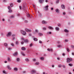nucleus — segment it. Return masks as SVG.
I'll use <instances>...</instances> for the list:
<instances>
[{
  "mask_svg": "<svg viewBox=\"0 0 74 74\" xmlns=\"http://www.w3.org/2000/svg\"><path fill=\"white\" fill-rule=\"evenodd\" d=\"M23 11H26V8L25 6H23Z\"/></svg>",
  "mask_w": 74,
  "mask_h": 74,
  "instance_id": "nucleus-9",
  "label": "nucleus"
},
{
  "mask_svg": "<svg viewBox=\"0 0 74 74\" xmlns=\"http://www.w3.org/2000/svg\"><path fill=\"white\" fill-rule=\"evenodd\" d=\"M48 28L49 29H51V30H53V27L51 26H49L48 27Z\"/></svg>",
  "mask_w": 74,
  "mask_h": 74,
  "instance_id": "nucleus-10",
  "label": "nucleus"
},
{
  "mask_svg": "<svg viewBox=\"0 0 74 74\" xmlns=\"http://www.w3.org/2000/svg\"><path fill=\"white\" fill-rule=\"evenodd\" d=\"M58 26H61V24L60 23H58Z\"/></svg>",
  "mask_w": 74,
  "mask_h": 74,
  "instance_id": "nucleus-29",
  "label": "nucleus"
},
{
  "mask_svg": "<svg viewBox=\"0 0 74 74\" xmlns=\"http://www.w3.org/2000/svg\"><path fill=\"white\" fill-rule=\"evenodd\" d=\"M38 34L39 36H42L43 35L42 33H38Z\"/></svg>",
  "mask_w": 74,
  "mask_h": 74,
  "instance_id": "nucleus-16",
  "label": "nucleus"
},
{
  "mask_svg": "<svg viewBox=\"0 0 74 74\" xmlns=\"http://www.w3.org/2000/svg\"><path fill=\"white\" fill-rule=\"evenodd\" d=\"M59 0H58L57 1L56 3H59Z\"/></svg>",
  "mask_w": 74,
  "mask_h": 74,
  "instance_id": "nucleus-47",
  "label": "nucleus"
},
{
  "mask_svg": "<svg viewBox=\"0 0 74 74\" xmlns=\"http://www.w3.org/2000/svg\"><path fill=\"white\" fill-rule=\"evenodd\" d=\"M74 46H71V48H74Z\"/></svg>",
  "mask_w": 74,
  "mask_h": 74,
  "instance_id": "nucleus-63",
  "label": "nucleus"
},
{
  "mask_svg": "<svg viewBox=\"0 0 74 74\" xmlns=\"http://www.w3.org/2000/svg\"><path fill=\"white\" fill-rule=\"evenodd\" d=\"M36 64L37 65L38 64H39V62H36Z\"/></svg>",
  "mask_w": 74,
  "mask_h": 74,
  "instance_id": "nucleus-51",
  "label": "nucleus"
},
{
  "mask_svg": "<svg viewBox=\"0 0 74 74\" xmlns=\"http://www.w3.org/2000/svg\"><path fill=\"white\" fill-rule=\"evenodd\" d=\"M43 30H47V28L46 27H44L43 28Z\"/></svg>",
  "mask_w": 74,
  "mask_h": 74,
  "instance_id": "nucleus-28",
  "label": "nucleus"
},
{
  "mask_svg": "<svg viewBox=\"0 0 74 74\" xmlns=\"http://www.w3.org/2000/svg\"><path fill=\"white\" fill-rule=\"evenodd\" d=\"M63 67L64 68H65L66 67V66H65V65H64L63 66Z\"/></svg>",
  "mask_w": 74,
  "mask_h": 74,
  "instance_id": "nucleus-54",
  "label": "nucleus"
},
{
  "mask_svg": "<svg viewBox=\"0 0 74 74\" xmlns=\"http://www.w3.org/2000/svg\"><path fill=\"white\" fill-rule=\"evenodd\" d=\"M58 67H62V65H59Z\"/></svg>",
  "mask_w": 74,
  "mask_h": 74,
  "instance_id": "nucleus-46",
  "label": "nucleus"
},
{
  "mask_svg": "<svg viewBox=\"0 0 74 74\" xmlns=\"http://www.w3.org/2000/svg\"><path fill=\"white\" fill-rule=\"evenodd\" d=\"M25 23H27V22H28V21L27 20H25Z\"/></svg>",
  "mask_w": 74,
  "mask_h": 74,
  "instance_id": "nucleus-48",
  "label": "nucleus"
},
{
  "mask_svg": "<svg viewBox=\"0 0 74 74\" xmlns=\"http://www.w3.org/2000/svg\"><path fill=\"white\" fill-rule=\"evenodd\" d=\"M47 23V22L44 20H43L42 21V24H44L45 25V24H46Z\"/></svg>",
  "mask_w": 74,
  "mask_h": 74,
  "instance_id": "nucleus-7",
  "label": "nucleus"
},
{
  "mask_svg": "<svg viewBox=\"0 0 74 74\" xmlns=\"http://www.w3.org/2000/svg\"><path fill=\"white\" fill-rule=\"evenodd\" d=\"M13 23L12 22H10V24H11V25H12V24Z\"/></svg>",
  "mask_w": 74,
  "mask_h": 74,
  "instance_id": "nucleus-61",
  "label": "nucleus"
},
{
  "mask_svg": "<svg viewBox=\"0 0 74 74\" xmlns=\"http://www.w3.org/2000/svg\"><path fill=\"white\" fill-rule=\"evenodd\" d=\"M21 40H23V41H24L25 40H24V39L23 38H21Z\"/></svg>",
  "mask_w": 74,
  "mask_h": 74,
  "instance_id": "nucleus-52",
  "label": "nucleus"
},
{
  "mask_svg": "<svg viewBox=\"0 0 74 74\" xmlns=\"http://www.w3.org/2000/svg\"><path fill=\"white\" fill-rule=\"evenodd\" d=\"M35 33H38V30L37 29H36L35 30Z\"/></svg>",
  "mask_w": 74,
  "mask_h": 74,
  "instance_id": "nucleus-22",
  "label": "nucleus"
},
{
  "mask_svg": "<svg viewBox=\"0 0 74 74\" xmlns=\"http://www.w3.org/2000/svg\"><path fill=\"white\" fill-rule=\"evenodd\" d=\"M19 8L20 10H22V6H19Z\"/></svg>",
  "mask_w": 74,
  "mask_h": 74,
  "instance_id": "nucleus-27",
  "label": "nucleus"
},
{
  "mask_svg": "<svg viewBox=\"0 0 74 74\" xmlns=\"http://www.w3.org/2000/svg\"><path fill=\"white\" fill-rule=\"evenodd\" d=\"M21 49L22 50H25V48L24 47H23L21 48Z\"/></svg>",
  "mask_w": 74,
  "mask_h": 74,
  "instance_id": "nucleus-23",
  "label": "nucleus"
},
{
  "mask_svg": "<svg viewBox=\"0 0 74 74\" xmlns=\"http://www.w3.org/2000/svg\"><path fill=\"white\" fill-rule=\"evenodd\" d=\"M48 5H47L46 7L44 8V9L45 10H48Z\"/></svg>",
  "mask_w": 74,
  "mask_h": 74,
  "instance_id": "nucleus-6",
  "label": "nucleus"
},
{
  "mask_svg": "<svg viewBox=\"0 0 74 74\" xmlns=\"http://www.w3.org/2000/svg\"><path fill=\"white\" fill-rule=\"evenodd\" d=\"M65 42H68V41H69V40H65Z\"/></svg>",
  "mask_w": 74,
  "mask_h": 74,
  "instance_id": "nucleus-44",
  "label": "nucleus"
},
{
  "mask_svg": "<svg viewBox=\"0 0 74 74\" xmlns=\"http://www.w3.org/2000/svg\"><path fill=\"white\" fill-rule=\"evenodd\" d=\"M2 21H3V22H4V21H5V20L4 19H3Z\"/></svg>",
  "mask_w": 74,
  "mask_h": 74,
  "instance_id": "nucleus-59",
  "label": "nucleus"
},
{
  "mask_svg": "<svg viewBox=\"0 0 74 74\" xmlns=\"http://www.w3.org/2000/svg\"><path fill=\"white\" fill-rule=\"evenodd\" d=\"M11 32H8V34L7 35V37L10 36H11Z\"/></svg>",
  "mask_w": 74,
  "mask_h": 74,
  "instance_id": "nucleus-8",
  "label": "nucleus"
},
{
  "mask_svg": "<svg viewBox=\"0 0 74 74\" xmlns=\"http://www.w3.org/2000/svg\"><path fill=\"white\" fill-rule=\"evenodd\" d=\"M69 66H73V64H69Z\"/></svg>",
  "mask_w": 74,
  "mask_h": 74,
  "instance_id": "nucleus-26",
  "label": "nucleus"
},
{
  "mask_svg": "<svg viewBox=\"0 0 74 74\" xmlns=\"http://www.w3.org/2000/svg\"><path fill=\"white\" fill-rule=\"evenodd\" d=\"M8 50H11V47H9L8 48Z\"/></svg>",
  "mask_w": 74,
  "mask_h": 74,
  "instance_id": "nucleus-41",
  "label": "nucleus"
},
{
  "mask_svg": "<svg viewBox=\"0 0 74 74\" xmlns=\"http://www.w3.org/2000/svg\"><path fill=\"white\" fill-rule=\"evenodd\" d=\"M7 68L8 69H9V70H11V67H10V65H8Z\"/></svg>",
  "mask_w": 74,
  "mask_h": 74,
  "instance_id": "nucleus-12",
  "label": "nucleus"
},
{
  "mask_svg": "<svg viewBox=\"0 0 74 74\" xmlns=\"http://www.w3.org/2000/svg\"><path fill=\"white\" fill-rule=\"evenodd\" d=\"M18 43H19V42H18V41H16V45H18Z\"/></svg>",
  "mask_w": 74,
  "mask_h": 74,
  "instance_id": "nucleus-30",
  "label": "nucleus"
},
{
  "mask_svg": "<svg viewBox=\"0 0 74 74\" xmlns=\"http://www.w3.org/2000/svg\"><path fill=\"white\" fill-rule=\"evenodd\" d=\"M15 39V38H13L12 39L13 40H14Z\"/></svg>",
  "mask_w": 74,
  "mask_h": 74,
  "instance_id": "nucleus-53",
  "label": "nucleus"
},
{
  "mask_svg": "<svg viewBox=\"0 0 74 74\" xmlns=\"http://www.w3.org/2000/svg\"><path fill=\"white\" fill-rule=\"evenodd\" d=\"M47 50H48V51H50V50L49 49H48Z\"/></svg>",
  "mask_w": 74,
  "mask_h": 74,
  "instance_id": "nucleus-58",
  "label": "nucleus"
},
{
  "mask_svg": "<svg viewBox=\"0 0 74 74\" xmlns=\"http://www.w3.org/2000/svg\"><path fill=\"white\" fill-rule=\"evenodd\" d=\"M21 33L22 34H23V35H26V32L23 30H21Z\"/></svg>",
  "mask_w": 74,
  "mask_h": 74,
  "instance_id": "nucleus-3",
  "label": "nucleus"
},
{
  "mask_svg": "<svg viewBox=\"0 0 74 74\" xmlns=\"http://www.w3.org/2000/svg\"><path fill=\"white\" fill-rule=\"evenodd\" d=\"M56 11L57 13H59V10H58V9H56Z\"/></svg>",
  "mask_w": 74,
  "mask_h": 74,
  "instance_id": "nucleus-18",
  "label": "nucleus"
},
{
  "mask_svg": "<svg viewBox=\"0 0 74 74\" xmlns=\"http://www.w3.org/2000/svg\"><path fill=\"white\" fill-rule=\"evenodd\" d=\"M32 46H33V44L31 43L30 45V47H32Z\"/></svg>",
  "mask_w": 74,
  "mask_h": 74,
  "instance_id": "nucleus-35",
  "label": "nucleus"
},
{
  "mask_svg": "<svg viewBox=\"0 0 74 74\" xmlns=\"http://www.w3.org/2000/svg\"><path fill=\"white\" fill-rule=\"evenodd\" d=\"M45 2H46V3H47V2H48V0H45Z\"/></svg>",
  "mask_w": 74,
  "mask_h": 74,
  "instance_id": "nucleus-62",
  "label": "nucleus"
},
{
  "mask_svg": "<svg viewBox=\"0 0 74 74\" xmlns=\"http://www.w3.org/2000/svg\"><path fill=\"white\" fill-rule=\"evenodd\" d=\"M8 60L9 61H11V60H10V58H8Z\"/></svg>",
  "mask_w": 74,
  "mask_h": 74,
  "instance_id": "nucleus-37",
  "label": "nucleus"
},
{
  "mask_svg": "<svg viewBox=\"0 0 74 74\" xmlns=\"http://www.w3.org/2000/svg\"><path fill=\"white\" fill-rule=\"evenodd\" d=\"M39 1L40 3H42L44 2V0H39Z\"/></svg>",
  "mask_w": 74,
  "mask_h": 74,
  "instance_id": "nucleus-14",
  "label": "nucleus"
},
{
  "mask_svg": "<svg viewBox=\"0 0 74 74\" xmlns=\"http://www.w3.org/2000/svg\"><path fill=\"white\" fill-rule=\"evenodd\" d=\"M72 55L74 56V53L73 52L72 53Z\"/></svg>",
  "mask_w": 74,
  "mask_h": 74,
  "instance_id": "nucleus-55",
  "label": "nucleus"
},
{
  "mask_svg": "<svg viewBox=\"0 0 74 74\" xmlns=\"http://www.w3.org/2000/svg\"><path fill=\"white\" fill-rule=\"evenodd\" d=\"M21 44H22L23 45V44H24V42L22 41V42H21Z\"/></svg>",
  "mask_w": 74,
  "mask_h": 74,
  "instance_id": "nucleus-36",
  "label": "nucleus"
},
{
  "mask_svg": "<svg viewBox=\"0 0 74 74\" xmlns=\"http://www.w3.org/2000/svg\"><path fill=\"white\" fill-rule=\"evenodd\" d=\"M64 32H66V33H67V32H69V30H68L65 29L64 30Z\"/></svg>",
  "mask_w": 74,
  "mask_h": 74,
  "instance_id": "nucleus-19",
  "label": "nucleus"
},
{
  "mask_svg": "<svg viewBox=\"0 0 74 74\" xmlns=\"http://www.w3.org/2000/svg\"><path fill=\"white\" fill-rule=\"evenodd\" d=\"M33 39L34 41H37V40H38L37 38H34V37H33Z\"/></svg>",
  "mask_w": 74,
  "mask_h": 74,
  "instance_id": "nucleus-11",
  "label": "nucleus"
},
{
  "mask_svg": "<svg viewBox=\"0 0 74 74\" xmlns=\"http://www.w3.org/2000/svg\"><path fill=\"white\" fill-rule=\"evenodd\" d=\"M20 59L19 58H18L17 59V61H19V60Z\"/></svg>",
  "mask_w": 74,
  "mask_h": 74,
  "instance_id": "nucleus-40",
  "label": "nucleus"
},
{
  "mask_svg": "<svg viewBox=\"0 0 74 74\" xmlns=\"http://www.w3.org/2000/svg\"><path fill=\"white\" fill-rule=\"evenodd\" d=\"M3 73L4 74H6V72H5V71H3Z\"/></svg>",
  "mask_w": 74,
  "mask_h": 74,
  "instance_id": "nucleus-50",
  "label": "nucleus"
},
{
  "mask_svg": "<svg viewBox=\"0 0 74 74\" xmlns=\"http://www.w3.org/2000/svg\"><path fill=\"white\" fill-rule=\"evenodd\" d=\"M39 42L41 44L42 43V41H41V40H39Z\"/></svg>",
  "mask_w": 74,
  "mask_h": 74,
  "instance_id": "nucleus-49",
  "label": "nucleus"
},
{
  "mask_svg": "<svg viewBox=\"0 0 74 74\" xmlns=\"http://www.w3.org/2000/svg\"><path fill=\"white\" fill-rule=\"evenodd\" d=\"M56 29L57 30H59V28L57 27L56 28Z\"/></svg>",
  "mask_w": 74,
  "mask_h": 74,
  "instance_id": "nucleus-38",
  "label": "nucleus"
},
{
  "mask_svg": "<svg viewBox=\"0 0 74 74\" xmlns=\"http://www.w3.org/2000/svg\"><path fill=\"white\" fill-rule=\"evenodd\" d=\"M25 30L27 32H31L32 31H31V30H29V29H28L27 28H25Z\"/></svg>",
  "mask_w": 74,
  "mask_h": 74,
  "instance_id": "nucleus-4",
  "label": "nucleus"
},
{
  "mask_svg": "<svg viewBox=\"0 0 74 74\" xmlns=\"http://www.w3.org/2000/svg\"><path fill=\"white\" fill-rule=\"evenodd\" d=\"M12 36L13 38H15V36H16V35L15 34H13L12 35Z\"/></svg>",
  "mask_w": 74,
  "mask_h": 74,
  "instance_id": "nucleus-15",
  "label": "nucleus"
},
{
  "mask_svg": "<svg viewBox=\"0 0 74 74\" xmlns=\"http://www.w3.org/2000/svg\"><path fill=\"white\" fill-rule=\"evenodd\" d=\"M61 8H62V9H65V6L63 4L61 5Z\"/></svg>",
  "mask_w": 74,
  "mask_h": 74,
  "instance_id": "nucleus-5",
  "label": "nucleus"
},
{
  "mask_svg": "<svg viewBox=\"0 0 74 74\" xmlns=\"http://www.w3.org/2000/svg\"><path fill=\"white\" fill-rule=\"evenodd\" d=\"M10 5L11 7H13V6L14 5V4L11 3L10 4Z\"/></svg>",
  "mask_w": 74,
  "mask_h": 74,
  "instance_id": "nucleus-24",
  "label": "nucleus"
},
{
  "mask_svg": "<svg viewBox=\"0 0 74 74\" xmlns=\"http://www.w3.org/2000/svg\"><path fill=\"white\" fill-rule=\"evenodd\" d=\"M32 72L33 73H36V71L34 70H32Z\"/></svg>",
  "mask_w": 74,
  "mask_h": 74,
  "instance_id": "nucleus-31",
  "label": "nucleus"
},
{
  "mask_svg": "<svg viewBox=\"0 0 74 74\" xmlns=\"http://www.w3.org/2000/svg\"><path fill=\"white\" fill-rule=\"evenodd\" d=\"M11 45H12V47H14V44L12 43L11 44Z\"/></svg>",
  "mask_w": 74,
  "mask_h": 74,
  "instance_id": "nucleus-57",
  "label": "nucleus"
},
{
  "mask_svg": "<svg viewBox=\"0 0 74 74\" xmlns=\"http://www.w3.org/2000/svg\"><path fill=\"white\" fill-rule=\"evenodd\" d=\"M29 41V40H27V39H26L25 40H24L25 42H28Z\"/></svg>",
  "mask_w": 74,
  "mask_h": 74,
  "instance_id": "nucleus-20",
  "label": "nucleus"
},
{
  "mask_svg": "<svg viewBox=\"0 0 74 74\" xmlns=\"http://www.w3.org/2000/svg\"><path fill=\"white\" fill-rule=\"evenodd\" d=\"M17 2L18 3H20V2H21V0H18L17 1Z\"/></svg>",
  "mask_w": 74,
  "mask_h": 74,
  "instance_id": "nucleus-45",
  "label": "nucleus"
},
{
  "mask_svg": "<svg viewBox=\"0 0 74 74\" xmlns=\"http://www.w3.org/2000/svg\"><path fill=\"white\" fill-rule=\"evenodd\" d=\"M62 55H63V56H65V54H64V53L62 54Z\"/></svg>",
  "mask_w": 74,
  "mask_h": 74,
  "instance_id": "nucleus-60",
  "label": "nucleus"
},
{
  "mask_svg": "<svg viewBox=\"0 0 74 74\" xmlns=\"http://www.w3.org/2000/svg\"><path fill=\"white\" fill-rule=\"evenodd\" d=\"M14 70H15V71H16L17 70V68H15L14 69Z\"/></svg>",
  "mask_w": 74,
  "mask_h": 74,
  "instance_id": "nucleus-32",
  "label": "nucleus"
},
{
  "mask_svg": "<svg viewBox=\"0 0 74 74\" xmlns=\"http://www.w3.org/2000/svg\"><path fill=\"white\" fill-rule=\"evenodd\" d=\"M25 60H26V61H27V62H29V60L28 59H25Z\"/></svg>",
  "mask_w": 74,
  "mask_h": 74,
  "instance_id": "nucleus-43",
  "label": "nucleus"
},
{
  "mask_svg": "<svg viewBox=\"0 0 74 74\" xmlns=\"http://www.w3.org/2000/svg\"><path fill=\"white\" fill-rule=\"evenodd\" d=\"M10 17H11V18H13L14 17V16H10Z\"/></svg>",
  "mask_w": 74,
  "mask_h": 74,
  "instance_id": "nucleus-56",
  "label": "nucleus"
},
{
  "mask_svg": "<svg viewBox=\"0 0 74 74\" xmlns=\"http://www.w3.org/2000/svg\"><path fill=\"white\" fill-rule=\"evenodd\" d=\"M8 8L9 10V11H8V12L9 13H10V12H12V10H11V8H10V7L8 6Z\"/></svg>",
  "mask_w": 74,
  "mask_h": 74,
  "instance_id": "nucleus-2",
  "label": "nucleus"
},
{
  "mask_svg": "<svg viewBox=\"0 0 74 74\" xmlns=\"http://www.w3.org/2000/svg\"><path fill=\"white\" fill-rule=\"evenodd\" d=\"M48 34H52V32H49L47 33Z\"/></svg>",
  "mask_w": 74,
  "mask_h": 74,
  "instance_id": "nucleus-21",
  "label": "nucleus"
},
{
  "mask_svg": "<svg viewBox=\"0 0 74 74\" xmlns=\"http://www.w3.org/2000/svg\"><path fill=\"white\" fill-rule=\"evenodd\" d=\"M72 60H73V59L71 58H68L66 59V62L67 63H70Z\"/></svg>",
  "mask_w": 74,
  "mask_h": 74,
  "instance_id": "nucleus-1",
  "label": "nucleus"
},
{
  "mask_svg": "<svg viewBox=\"0 0 74 74\" xmlns=\"http://www.w3.org/2000/svg\"><path fill=\"white\" fill-rule=\"evenodd\" d=\"M4 45H5V47H7V46H8V44H7V43H5L4 44Z\"/></svg>",
  "mask_w": 74,
  "mask_h": 74,
  "instance_id": "nucleus-17",
  "label": "nucleus"
},
{
  "mask_svg": "<svg viewBox=\"0 0 74 74\" xmlns=\"http://www.w3.org/2000/svg\"><path fill=\"white\" fill-rule=\"evenodd\" d=\"M21 53L22 55H23V56H25V54H24L23 53Z\"/></svg>",
  "mask_w": 74,
  "mask_h": 74,
  "instance_id": "nucleus-42",
  "label": "nucleus"
},
{
  "mask_svg": "<svg viewBox=\"0 0 74 74\" xmlns=\"http://www.w3.org/2000/svg\"><path fill=\"white\" fill-rule=\"evenodd\" d=\"M39 16H40V17H41V14H39Z\"/></svg>",
  "mask_w": 74,
  "mask_h": 74,
  "instance_id": "nucleus-64",
  "label": "nucleus"
},
{
  "mask_svg": "<svg viewBox=\"0 0 74 74\" xmlns=\"http://www.w3.org/2000/svg\"><path fill=\"white\" fill-rule=\"evenodd\" d=\"M18 55V53L16 52L13 54V56H17Z\"/></svg>",
  "mask_w": 74,
  "mask_h": 74,
  "instance_id": "nucleus-13",
  "label": "nucleus"
},
{
  "mask_svg": "<svg viewBox=\"0 0 74 74\" xmlns=\"http://www.w3.org/2000/svg\"><path fill=\"white\" fill-rule=\"evenodd\" d=\"M27 16L28 17H30V14H27Z\"/></svg>",
  "mask_w": 74,
  "mask_h": 74,
  "instance_id": "nucleus-33",
  "label": "nucleus"
},
{
  "mask_svg": "<svg viewBox=\"0 0 74 74\" xmlns=\"http://www.w3.org/2000/svg\"><path fill=\"white\" fill-rule=\"evenodd\" d=\"M40 59L42 60H43V59H44V57H41L40 58Z\"/></svg>",
  "mask_w": 74,
  "mask_h": 74,
  "instance_id": "nucleus-25",
  "label": "nucleus"
},
{
  "mask_svg": "<svg viewBox=\"0 0 74 74\" xmlns=\"http://www.w3.org/2000/svg\"><path fill=\"white\" fill-rule=\"evenodd\" d=\"M57 47L58 48H60V47H61V46L60 45H58Z\"/></svg>",
  "mask_w": 74,
  "mask_h": 74,
  "instance_id": "nucleus-34",
  "label": "nucleus"
},
{
  "mask_svg": "<svg viewBox=\"0 0 74 74\" xmlns=\"http://www.w3.org/2000/svg\"><path fill=\"white\" fill-rule=\"evenodd\" d=\"M67 51L68 52H69V51H70V50L68 48H67Z\"/></svg>",
  "mask_w": 74,
  "mask_h": 74,
  "instance_id": "nucleus-39",
  "label": "nucleus"
}]
</instances>
